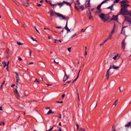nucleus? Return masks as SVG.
<instances>
[{"label": "nucleus", "instance_id": "f257e3e1", "mask_svg": "<svg viewBox=\"0 0 131 131\" xmlns=\"http://www.w3.org/2000/svg\"><path fill=\"white\" fill-rule=\"evenodd\" d=\"M53 16H54L55 17H61L62 18L61 19H65L67 20L68 17H65L64 16L61 14L59 13H58L55 12L53 13V11L52 10H51L50 12V16L51 17Z\"/></svg>", "mask_w": 131, "mask_h": 131}, {"label": "nucleus", "instance_id": "f03ea898", "mask_svg": "<svg viewBox=\"0 0 131 131\" xmlns=\"http://www.w3.org/2000/svg\"><path fill=\"white\" fill-rule=\"evenodd\" d=\"M121 14L123 15H128V12L126 9L121 8L120 12L118 13V15Z\"/></svg>", "mask_w": 131, "mask_h": 131}, {"label": "nucleus", "instance_id": "7ed1b4c3", "mask_svg": "<svg viewBox=\"0 0 131 131\" xmlns=\"http://www.w3.org/2000/svg\"><path fill=\"white\" fill-rule=\"evenodd\" d=\"M74 7L75 9L79 12L80 11V10H83L84 9V7L83 5L79 6L78 7L77 6L76 4H75Z\"/></svg>", "mask_w": 131, "mask_h": 131}, {"label": "nucleus", "instance_id": "20e7f679", "mask_svg": "<svg viewBox=\"0 0 131 131\" xmlns=\"http://www.w3.org/2000/svg\"><path fill=\"white\" fill-rule=\"evenodd\" d=\"M15 73L16 75V83L17 85H18V81L19 79L18 77V73L16 72H15Z\"/></svg>", "mask_w": 131, "mask_h": 131}, {"label": "nucleus", "instance_id": "39448f33", "mask_svg": "<svg viewBox=\"0 0 131 131\" xmlns=\"http://www.w3.org/2000/svg\"><path fill=\"white\" fill-rule=\"evenodd\" d=\"M121 44L122 48L123 50H124L125 49V48L126 46L125 39L123 40L122 41Z\"/></svg>", "mask_w": 131, "mask_h": 131}, {"label": "nucleus", "instance_id": "423d86ee", "mask_svg": "<svg viewBox=\"0 0 131 131\" xmlns=\"http://www.w3.org/2000/svg\"><path fill=\"white\" fill-rule=\"evenodd\" d=\"M119 15H118V14L116 16L113 15L112 16V18L111 19V20H116L117 21V18Z\"/></svg>", "mask_w": 131, "mask_h": 131}, {"label": "nucleus", "instance_id": "0eeeda50", "mask_svg": "<svg viewBox=\"0 0 131 131\" xmlns=\"http://www.w3.org/2000/svg\"><path fill=\"white\" fill-rule=\"evenodd\" d=\"M68 21H67L66 24V26L65 27V29L67 30V33H68L70 32V30L69 29L68 27Z\"/></svg>", "mask_w": 131, "mask_h": 131}, {"label": "nucleus", "instance_id": "6e6552de", "mask_svg": "<svg viewBox=\"0 0 131 131\" xmlns=\"http://www.w3.org/2000/svg\"><path fill=\"white\" fill-rule=\"evenodd\" d=\"M121 8L125 9H126L128 6H130L128 4H124V5L121 4Z\"/></svg>", "mask_w": 131, "mask_h": 131}, {"label": "nucleus", "instance_id": "1a4fd4ad", "mask_svg": "<svg viewBox=\"0 0 131 131\" xmlns=\"http://www.w3.org/2000/svg\"><path fill=\"white\" fill-rule=\"evenodd\" d=\"M90 0H87L85 3V5L86 7H90Z\"/></svg>", "mask_w": 131, "mask_h": 131}, {"label": "nucleus", "instance_id": "9d476101", "mask_svg": "<svg viewBox=\"0 0 131 131\" xmlns=\"http://www.w3.org/2000/svg\"><path fill=\"white\" fill-rule=\"evenodd\" d=\"M125 127H127L128 128L130 127V128L131 129V121L128 122L127 124L125 125Z\"/></svg>", "mask_w": 131, "mask_h": 131}, {"label": "nucleus", "instance_id": "9b49d317", "mask_svg": "<svg viewBox=\"0 0 131 131\" xmlns=\"http://www.w3.org/2000/svg\"><path fill=\"white\" fill-rule=\"evenodd\" d=\"M125 20H127L128 22H130L131 20V18L129 17L126 16L125 17Z\"/></svg>", "mask_w": 131, "mask_h": 131}, {"label": "nucleus", "instance_id": "f8f14e48", "mask_svg": "<svg viewBox=\"0 0 131 131\" xmlns=\"http://www.w3.org/2000/svg\"><path fill=\"white\" fill-rule=\"evenodd\" d=\"M65 75L63 79V81H66L68 78V77L66 75V72H64Z\"/></svg>", "mask_w": 131, "mask_h": 131}, {"label": "nucleus", "instance_id": "ddd939ff", "mask_svg": "<svg viewBox=\"0 0 131 131\" xmlns=\"http://www.w3.org/2000/svg\"><path fill=\"white\" fill-rule=\"evenodd\" d=\"M109 73V71L108 70H107V71L106 74L105 75V77L108 80V79Z\"/></svg>", "mask_w": 131, "mask_h": 131}, {"label": "nucleus", "instance_id": "4468645a", "mask_svg": "<svg viewBox=\"0 0 131 131\" xmlns=\"http://www.w3.org/2000/svg\"><path fill=\"white\" fill-rule=\"evenodd\" d=\"M109 19L108 16H104V18L103 19V20L104 21H105L107 20H108Z\"/></svg>", "mask_w": 131, "mask_h": 131}, {"label": "nucleus", "instance_id": "2eb2a0df", "mask_svg": "<svg viewBox=\"0 0 131 131\" xmlns=\"http://www.w3.org/2000/svg\"><path fill=\"white\" fill-rule=\"evenodd\" d=\"M105 16V14L103 13H102L99 15V17L102 20L104 18Z\"/></svg>", "mask_w": 131, "mask_h": 131}, {"label": "nucleus", "instance_id": "dca6fc26", "mask_svg": "<svg viewBox=\"0 0 131 131\" xmlns=\"http://www.w3.org/2000/svg\"><path fill=\"white\" fill-rule=\"evenodd\" d=\"M63 3L66 4L67 5L69 6L70 7L71 6V3H70L64 1H63Z\"/></svg>", "mask_w": 131, "mask_h": 131}, {"label": "nucleus", "instance_id": "f3484780", "mask_svg": "<svg viewBox=\"0 0 131 131\" xmlns=\"http://www.w3.org/2000/svg\"><path fill=\"white\" fill-rule=\"evenodd\" d=\"M114 5V4H113L111 6L107 7V9H110L111 11L113 10H114L113 9V7Z\"/></svg>", "mask_w": 131, "mask_h": 131}, {"label": "nucleus", "instance_id": "a211bd4d", "mask_svg": "<svg viewBox=\"0 0 131 131\" xmlns=\"http://www.w3.org/2000/svg\"><path fill=\"white\" fill-rule=\"evenodd\" d=\"M57 4L60 7H61L63 6L64 5L63 3V2L62 3H57Z\"/></svg>", "mask_w": 131, "mask_h": 131}, {"label": "nucleus", "instance_id": "6ab92c4d", "mask_svg": "<svg viewBox=\"0 0 131 131\" xmlns=\"http://www.w3.org/2000/svg\"><path fill=\"white\" fill-rule=\"evenodd\" d=\"M91 14L90 12V10L89 9V11H87L86 12V14L88 16L89 15Z\"/></svg>", "mask_w": 131, "mask_h": 131}, {"label": "nucleus", "instance_id": "aec40b11", "mask_svg": "<svg viewBox=\"0 0 131 131\" xmlns=\"http://www.w3.org/2000/svg\"><path fill=\"white\" fill-rule=\"evenodd\" d=\"M101 10H98V11H97L95 12L96 15L99 14V13H101Z\"/></svg>", "mask_w": 131, "mask_h": 131}, {"label": "nucleus", "instance_id": "412c9836", "mask_svg": "<svg viewBox=\"0 0 131 131\" xmlns=\"http://www.w3.org/2000/svg\"><path fill=\"white\" fill-rule=\"evenodd\" d=\"M16 97L17 99H19L20 97V95L19 93H16Z\"/></svg>", "mask_w": 131, "mask_h": 131}, {"label": "nucleus", "instance_id": "4be33fe9", "mask_svg": "<svg viewBox=\"0 0 131 131\" xmlns=\"http://www.w3.org/2000/svg\"><path fill=\"white\" fill-rule=\"evenodd\" d=\"M14 24L15 25L18 24L19 23V22H18V21L17 20L15 19L14 20Z\"/></svg>", "mask_w": 131, "mask_h": 131}, {"label": "nucleus", "instance_id": "5701e85b", "mask_svg": "<svg viewBox=\"0 0 131 131\" xmlns=\"http://www.w3.org/2000/svg\"><path fill=\"white\" fill-rule=\"evenodd\" d=\"M102 5V4L101 3L100 4L98 5L97 7V8L98 10H101L100 9V8Z\"/></svg>", "mask_w": 131, "mask_h": 131}, {"label": "nucleus", "instance_id": "b1692460", "mask_svg": "<svg viewBox=\"0 0 131 131\" xmlns=\"http://www.w3.org/2000/svg\"><path fill=\"white\" fill-rule=\"evenodd\" d=\"M125 27H124L122 29V30L121 31V34H124L125 33V31H123V29Z\"/></svg>", "mask_w": 131, "mask_h": 131}, {"label": "nucleus", "instance_id": "393cba45", "mask_svg": "<svg viewBox=\"0 0 131 131\" xmlns=\"http://www.w3.org/2000/svg\"><path fill=\"white\" fill-rule=\"evenodd\" d=\"M54 113V112H52L51 110H50L47 112V115H49L50 114H53Z\"/></svg>", "mask_w": 131, "mask_h": 131}, {"label": "nucleus", "instance_id": "a878e982", "mask_svg": "<svg viewBox=\"0 0 131 131\" xmlns=\"http://www.w3.org/2000/svg\"><path fill=\"white\" fill-rule=\"evenodd\" d=\"M67 111H63L62 112L63 115L64 116H65V115L67 113Z\"/></svg>", "mask_w": 131, "mask_h": 131}, {"label": "nucleus", "instance_id": "bb28decb", "mask_svg": "<svg viewBox=\"0 0 131 131\" xmlns=\"http://www.w3.org/2000/svg\"><path fill=\"white\" fill-rule=\"evenodd\" d=\"M2 63L4 65V67H5L6 66V62L5 61H3L2 62Z\"/></svg>", "mask_w": 131, "mask_h": 131}, {"label": "nucleus", "instance_id": "cd10ccee", "mask_svg": "<svg viewBox=\"0 0 131 131\" xmlns=\"http://www.w3.org/2000/svg\"><path fill=\"white\" fill-rule=\"evenodd\" d=\"M120 3L122 4H123V5H124V4H126V3H125V0H123V1H121V2H120Z\"/></svg>", "mask_w": 131, "mask_h": 131}, {"label": "nucleus", "instance_id": "c85d7f7f", "mask_svg": "<svg viewBox=\"0 0 131 131\" xmlns=\"http://www.w3.org/2000/svg\"><path fill=\"white\" fill-rule=\"evenodd\" d=\"M119 67H116L114 65H113V66L112 68L116 69H117V68H118Z\"/></svg>", "mask_w": 131, "mask_h": 131}, {"label": "nucleus", "instance_id": "c756f323", "mask_svg": "<svg viewBox=\"0 0 131 131\" xmlns=\"http://www.w3.org/2000/svg\"><path fill=\"white\" fill-rule=\"evenodd\" d=\"M14 92L15 94L17 93H18L17 89L16 88H15Z\"/></svg>", "mask_w": 131, "mask_h": 131}, {"label": "nucleus", "instance_id": "7c9ffc66", "mask_svg": "<svg viewBox=\"0 0 131 131\" xmlns=\"http://www.w3.org/2000/svg\"><path fill=\"white\" fill-rule=\"evenodd\" d=\"M111 131H115V127L114 126H112Z\"/></svg>", "mask_w": 131, "mask_h": 131}, {"label": "nucleus", "instance_id": "2f4dec72", "mask_svg": "<svg viewBox=\"0 0 131 131\" xmlns=\"http://www.w3.org/2000/svg\"><path fill=\"white\" fill-rule=\"evenodd\" d=\"M24 5L26 6H29V4L27 2H26V3L24 4Z\"/></svg>", "mask_w": 131, "mask_h": 131}, {"label": "nucleus", "instance_id": "473e14b6", "mask_svg": "<svg viewBox=\"0 0 131 131\" xmlns=\"http://www.w3.org/2000/svg\"><path fill=\"white\" fill-rule=\"evenodd\" d=\"M118 54H117V55L115 56L113 58V59L114 60H116L117 57H118Z\"/></svg>", "mask_w": 131, "mask_h": 131}, {"label": "nucleus", "instance_id": "72a5a7b5", "mask_svg": "<svg viewBox=\"0 0 131 131\" xmlns=\"http://www.w3.org/2000/svg\"><path fill=\"white\" fill-rule=\"evenodd\" d=\"M76 2L77 3L78 5H79L80 4V2H79V0H77Z\"/></svg>", "mask_w": 131, "mask_h": 131}, {"label": "nucleus", "instance_id": "f704fd0d", "mask_svg": "<svg viewBox=\"0 0 131 131\" xmlns=\"http://www.w3.org/2000/svg\"><path fill=\"white\" fill-rule=\"evenodd\" d=\"M76 125L77 127V130H78L79 128V126L77 123H76Z\"/></svg>", "mask_w": 131, "mask_h": 131}, {"label": "nucleus", "instance_id": "c9c22d12", "mask_svg": "<svg viewBox=\"0 0 131 131\" xmlns=\"http://www.w3.org/2000/svg\"><path fill=\"white\" fill-rule=\"evenodd\" d=\"M78 78V75H77L76 78L75 79H74V80L73 81V82H72V83H73V82H74V81H76L77 79Z\"/></svg>", "mask_w": 131, "mask_h": 131}, {"label": "nucleus", "instance_id": "e433bc0d", "mask_svg": "<svg viewBox=\"0 0 131 131\" xmlns=\"http://www.w3.org/2000/svg\"><path fill=\"white\" fill-rule=\"evenodd\" d=\"M17 44H18L19 45H23V43H21L20 42H17Z\"/></svg>", "mask_w": 131, "mask_h": 131}, {"label": "nucleus", "instance_id": "4c0bfd02", "mask_svg": "<svg viewBox=\"0 0 131 131\" xmlns=\"http://www.w3.org/2000/svg\"><path fill=\"white\" fill-rule=\"evenodd\" d=\"M121 0H114V3H117L119 1Z\"/></svg>", "mask_w": 131, "mask_h": 131}, {"label": "nucleus", "instance_id": "58836bf2", "mask_svg": "<svg viewBox=\"0 0 131 131\" xmlns=\"http://www.w3.org/2000/svg\"><path fill=\"white\" fill-rule=\"evenodd\" d=\"M108 1V0H104L101 3V4H103L104 3L106 2V1Z\"/></svg>", "mask_w": 131, "mask_h": 131}, {"label": "nucleus", "instance_id": "ea45409f", "mask_svg": "<svg viewBox=\"0 0 131 131\" xmlns=\"http://www.w3.org/2000/svg\"><path fill=\"white\" fill-rule=\"evenodd\" d=\"M31 38L33 41H37L34 39V38L31 36L30 37Z\"/></svg>", "mask_w": 131, "mask_h": 131}, {"label": "nucleus", "instance_id": "a19ab883", "mask_svg": "<svg viewBox=\"0 0 131 131\" xmlns=\"http://www.w3.org/2000/svg\"><path fill=\"white\" fill-rule=\"evenodd\" d=\"M93 18V17L91 16V14L89 16V19H91V18Z\"/></svg>", "mask_w": 131, "mask_h": 131}, {"label": "nucleus", "instance_id": "79ce46f5", "mask_svg": "<svg viewBox=\"0 0 131 131\" xmlns=\"http://www.w3.org/2000/svg\"><path fill=\"white\" fill-rule=\"evenodd\" d=\"M28 96V94L25 93L24 95L23 96V97H25L26 96Z\"/></svg>", "mask_w": 131, "mask_h": 131}, {"label": "nucleus", "instance_id": "37998d69", "mask_svg": "<svg viewBox=\"0 0 131 131\" xmlns=\"http://www.w3.org/2000/svg\"><path fill=\"white\" fill-rule=\"evenodd\" d=\"M34 28L37 31V32H38L40 34V33L39 32V31L37 30V29L36 28V27L35 26H34Z\"/></svg>", "mask_w": 131, "mask_h": 131}, {"label": "nucleus", "instance_id": "c03bdc74", "mask_svg": "<svg viewBox=\"0 0 131 131\" xmlns=\"http://www.w3.org/2000/svg\"><path fill=\"white\" fill-rule=\"evenodd\" d=\"M117 100H116L115 102L114 103V104H113V105H115V106L117 104Z\"/></svg>", "mask_w": 131, "mask_h": 131}, {"label": "nucleus", "instance_id": "a18cd8bd", "mask_svg": "<svg viewBox=\"0 0 131 131\" xmlns=\"http://www.w3.org/2000/svg\"><path fill=\"white\" fill-rule=\"evenodd\" d=\"M37 82L38 83H40V82L37 79H35V81H34V82Z\"/></svg>", "mask_w": 131, "mask_h": 131}, {"label": "nucleus", "instance_id": "49530a36", "mask_svg": "<svg viewBox=\"0 0 131 131\" xmlns=\"http://www.w3.org/2000/svg\"><path fill=\"white\" fill-rule=\"evenodd\" d=\"M77 34L76 33H74L73 35H72L71 37V38H73V37H74Z\"/></svg>", "mask_w": 131, "mask_h": 131}, {"label": "nucleus", "instance_id": "de8ad7c7", "mask_svg": "<svg viewBox=\"0 0 131 131\" xmlns=\"http://www.w3.org/2000/svg\"><path fill=\"white\" fill-rule=\"evenodd\" d=\"M71 47L69 48L68 49V51L69 52H71Z\"/></svg>", "mask_w": 131, "mask_h": 131}, {"label": "nucleus", "instance_id": "09e8293b", "mask_svg": "<svg viewBox=\"0 0 131 131\" xmlns=\"http://www.w3.org/2000/svg\"><path fill=\"white\" fill-rule=\"evenodd\" d=\"M49 3L50 5L51 6H54V5H56V4H52L51 3V2L50 1H49Z\"/></svg>", "mask_w": 131, "mask_h": 131}, {"label": "nucleus", "instance_id": "8fccbe9b", "mask_svg": "<svg viewBox=\"0 0 131 131\" xmlns=\"http://www.w3.org/2000/svg\"><path fill=\"white\" fill-rule=\"evenodd\" d=\"M55 28H58V29H60V28H62V27L61 26H56V27H55Z\"/></svg>", "mask_w": 131, "mask_h": 131}, {"label": "nucleus", "instance_id": "3c124183", "mask_svg": "<svg viewBox=\"0 0 131 131\" xmlns=\"http://www.w3.org/2000/svg\"><path fill=\"white\" fill-rule=\"evenodd\" d=\"M63 102L62 101H61L60 102L59 101H58L57 102V103H62Z\"/></svg>", "mask_w": 131, "mask_h": 131}, {"label": "nucleus", "instance_id": "603ef678", "mask_svg": "<svg viewBox=\"0 0 131 131\" xmlns=\"http://www.w3.org/2000/svg\"><path fill=\"white\" fill-rule=\"evenodd\" d=\"M131 17V11L129 12H128V15Z\"/></svg>", "mask_w": 131, "mask_h": 131}, {"label": "nucleus", "instance_id": "864d4df0", "mask_svg": "<svg viewBox=\"0 0 131 131\" xmlns=\"http://www.w3.org/2000/svg\"><path fill=\"white\" fill-rule=\"evenodd\" d=\"M125 1L126 4V3H128L129 2V1L128 0H125Z\"/></svg>", "mask_w": 131, "mask_h": 131}, {"label": "nucleus", "instance_id": "5fc2aeb1", "mask_svg": "<svg viewBox=\"0 0 131 131\" xmlns=\"http://www.w3.org/2000/svg\"><path fill=\"white\" fill-rule=\"evenodd\" d=\"M104 42H103L102 43H101L100 44V47H101V46H102V45H103L104 44Z\"/></svg>", "mask_w": 131, "mask_h": 131}, {"label": "nucleus", "instance_id": "6e6d98bb", "mask_svg": "<svg viewBox=\"0 0 131 131\" xmlns=\"http://www.w3.org/2000/svg\"><path fill=\"white\" fill-rule=\"evenodd\" d=\"M114 32V29H113L111 31V33L112 34H113Z\"/></svg>", "mask_w": 131, "mask_h": 131}, {"label": "nucleus", "instance_id": "4d7b16f0", "mask_svg": "<svg viewBox=\"0 0 131 131\" xmlns=\"http://www.w3.org/2000/svg\"><path fill=\"white\" fill-rule=\"evenodd\" d=\"M80 130H82L83 131H85V130L84 129H82V128H81L79 129Z\"/></svg>", "mask_w": 131, "mask_h": 131}, {"label": "nucleus", "instance_id": "13d9d810", "mask_svg": "<svg viewBox=\"0 0 131 131\" xmlns=\"http://www.w3.org/2000/svg\"><path fill=\"white\" fill-rule=\"evenodd\" d=\"M65 96V94H63L62 96V98H63Z\"/></svg>", "mask_w": 131, "mask_h": 131}, {"label": "nucleus", "instance_id": "bf43d9fd", "mask_svg": "<svg viewBox=\"0 0 131 131\" xmlns=\"http://www.w3.org/2000/svg\"><path fill=\"white\" fill-rule=\"evenodd\" d=\"M85 31V30H84V29H82L81 30V31L83 32H84Z\"/></svg>", "mask_w": 131, "mask_h": 131}, {"label": "nucleus", "instance_id": "052dcab7", "mask_svg": "<svg viewBox=\"0 0 131 131\" xmlns=\"http://www.w3.org/2000/svg\"><path fill=\"white\" fill-rule=\"evenodd\" d=\"M112 36V34H110L109 35V37H110V38H111Z\"/></svg>", "mask_w": 131, "mask_h": 131}, {"label": "nucleus", "instance_id": "680f3d73", "mask_svg": "<svg viewBox=\"0 0 131 131\" xmlns=\"http://www.w3.org/2000/svg\"><path fill=\"white\" fill-rule=\"evenodd\" d=\"M33 63H34L33 62H31L29 63H27V64H28V65H30V64H33Z\"/></svg>", "mask_w": 131, "mask_h": 131}, {"label": "nucleus", "instance_id": "e2e57ef3", "mask_svg": "<svg viewBox=\"0 0 131 131\" xmlns=\"http://www.w3.org/2000/svg\"><path fill=\"white\" fill-rule=\"evenodd\" d=\"M59 117L60 118H61V114H59Z\"/></svg>", "mask_w": 131, "mask_h": 131}, {"label": "nucleus", "instance_id": "0e129e2a", "mask_svg": "<svg viewBox=\"0 0 131 131\" xmlns=\"http://www.w3.org/2000/svg\"><path fill=\"white\" fill-rule=\"evenodd\" d=\"M18 59H19V61H21V60H22V59H21V57H20L19 58H18Z\"/></svg>", "mask_w": 131, "mask_h": 131}, {"label": "nucleus", "instance_id": "69168bd1", "mask_svg": "<svg viewBox=\"0 0 131 131\" xmlns=\"http://www.w3.org/2000/svg\"><path fill=\"white\" fill-rule=\"evenodd\" d=\"M37 5L38 6H40L41 5L40 4H37Z\"/></svg>", "mask_w": 131, "mask_h": 131}, {"label": "nucleus", "instance_id": "338daca9", "mask_svg": "<svg viewBox=\"0 0 131 131\" xmlns=\"http://www.w3.org/2000/svg\"><path fill=\"white\" fill-rule=\"evenodd\" d=\"M107 39H106L103 42H104V43H105L107 41Z\"/></svg>", "mask_w": 131, "mask_h": 131}, {"label": "nucleus", "instance_id": "774afa93", "mask_svg": "<svg viewBox=\"0 0 131 131\" xmlns=\"http://www.w3.org/2000/svg\"><path fill=\"white\" fill-rule=\"evenodd\" d=\"M14 31L15 32H16L17 33L18 32V31L16 29H15Z\"/></svg>", "mask_w": 131, "mask_h": 131}]
</instances>
